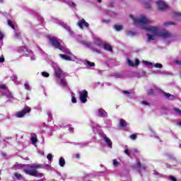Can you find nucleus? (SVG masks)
I'll list each match as a JSON object with an SVG mask.
<instances>
[{
  "instance_id": "1",
  "label": "nucleus",
  "mask_w": 181,
  "mask_h": 181,
  "mask_svg": "<svg viewBox=\"0 0 181 181\" xmlns=\"http://www.w3.org/2000/svg\"><path fill=\"white\" fill-rule=\"evenodd\" d=\"M130 18L133 19L134 23L139 26L141 29H144L147 32H151L153 35H158L159 30L156 27L149 26V25H151V21L146 18V16H142L141 18L136 19L134 18V16L130 15Z\"/></svg>"
},
{
  "instance_id": "2",
  "label": "nucleus",
  "mask_w": 181,
  "mask_h": 181,
  "mask_svg": "<svg viewBox=\"0 0 181 181\" xmlns=\"http://www.w3.org/2000/svg\"><path fill=\"white\" fill-rule=\"evenodd\" d=\"M37 169H42V165H28L27 168L23 170V173H26V175H29L30 176H35V177H37V176H39Z\"/></svg>"
},
{
  "instance_id": "3",
  "label": "nucleus",
  "mask_w": 181,
  "mask_h": 181,
  "mask_svg": "<svg viewBox=\"0 0 181 181\" xmlns=\"http://www.w3.org/2000/svg\"><path fill=\"white\" fill-rule=\"evenodd\" d=\"M49 43L55 47V49H59V50H63V46H62V44L60 42H59V39L55 37H49Z\"/></svg>"
},
{
  "instance_id": "4",
  "label": "nucleus",
  "mask_w": 181,
  "mask_h": 181,
  "mask_svg": "<svg viewBox=\"0 0 181 181\" xmlns=\"http://www.w3.org/2000/svg\"><path fill=\"white\" fill-rule=\"evenodd\" d=\"M30 111H32V108L27 106V107L23 108V110L21 111L17 112L16 114V117H17V118H23V117L26 114H29V112H30Z\"/></svg>"
},
{
  "instance_id": "5",
  "label": "nucleus",
  "mask_w": 181,
  "mask_h": 181,
  "mask_svg": "<svg viewBox=\"0 0 181 181\" xmlns=\"http://www.w3.org/2000/svg\"><path fill=\"white\" fill-rule=\"evenodd\" d=\"M87 97H88V92L87 90H83L80 93V100L83 104L87 103Z\"/></svg>"
},
{
  "instance_id": "6",
  "label": "nucleus",
  "mask_w": 181,
  "mask_h": 181,
  "mask_svg": "<svg viewBox=\"0 0 181 181\" xmlns=\"http://www.w3.org/2000/svg\"><path fill=\"white\" fill-rule=\"evenodd\" d=\"M77 25L81 29H84V28L90 27V24H88V23H87V21H86V19L84 18L81 19L78 22Z\"/></svg>"
},
{
  "instance_id": "7",
  "label": "nucleus",
  "mask_w": 181,
  "mask_h": 181,
  "mask_svg": "<svg viewBox=\"0 0 181 181\" xmlns=\"http://www.w3.org/2000/svg\"><path fill=\"white\" fill-rule=\"evenodd\" d=\"M156 4L159 11H165V9H168V4L162 0L157 1Z\"/></svg>"
},
{
  "instance_id": "8",
  "label": "nucleus",
  "mask_w": 181,
  "mask_h": 181,
  "mask_svg": "<svg viewBox=\"0 0 181 181\" xmlns=\"http://www.w3.org/2000/svg\"><path fill=\"white\" fill-rule=\"evenodd\" d=\"M163 94L166 98H168V100H170V101H174V100H176V96H175V95H172L166 92H163Z\"/></svg>"
},
{
  "instance_id": "9",
  "label": "nucleus",
  "mask_w": 181,
  "mask_h": 181,
  "mask_svg": "<svg viewBox=\"0 0 181 181\" xmlns=\"http://www.w3.org/2000/svg\"><path fill=\"white\" fill-rule=\"evenodd\" d=\"M160 36L164 39H168L169 37H172V33H169V31H165L161 33Z\"/></svg>"
},
{
  "instance_id": "10",
  "label": "nucleus",
  "mask_w": 181,
  "mask_h": 181,
  "mask_svg": "<svg viewBox=\"0 0 181 181\" xmlns=\"http://www.w3.org/2000/svg\"><path fill=\"white\" fill-rule=\"evenodd\" d=\"M62 74H63V70L60 68H57L55 69V76L57 78H60L62 77Z\"/></svg>"
},
{
  "instance_id": "11",
  "label": "nucleus",
  "mask_w": 181,
  "mask_h": 181,
  "mask_svg": "<svg viewBox=\"0 0 181 181\" xmlns=\"http://www.w3.org/2000/svg\"><path fill=\"white\" fill-rule=\"evenodd\" d=\"M134 168L136 169H138L139 168H140V169H142L143 170H145V169H146V166H145V165H142L141 163V161H139V160H137V163L136 164Z\"/></svg>"
},
{
  "instance_id": "12",
  "label": "nucleus",
  "mask_w": 181,
  "mask_h": 181,
  "mask_svg": "<svg viewBox=\"0 0 181 181\" xmlns=\"http://www.w3.org/2000/svg\"><path fill=\"white\" fill-rule=\"evenodd\" d=\"M104 141L105 142H106L109 148H112V141H111V139H110V138L105 136L104 137Z\"/></svg>"
},
{
  "instance_id": "13",
  "label": "nucleus",
  "mask_w": 181,
  "mask_h": 181,
  "mask_svg": "<svg viewBox=\"0 0 181 181\" xmlns=\"http://www.w3.org/2000/svg\"><path fill=\"white\" fill-rule=\"evenodd\" d=\"M128 125V124L127 123V121H125V119H121L119 121V127H121V128H125V127H127Z\"/></svg>"
},
{
  "instance_id": "14",
  "label": "nucleus",
  "mask_w": 181,
  "mask_h": 181,
  "mask_svg": "<svg viewBox=\"0 0 181 181\" xmlns=\"http://www.w3.org/2000/svg\"><path fill=\"white\" fill-rule=\"evenodd\" d=\"M103 47H104L105 50H107V52H112V47H111V45H110V44H105L103 45Z\"/></svg>"
},
{
  "instance_id": "15",
  "label": "nucleus",
  "mask_w": 181,
  "mask_h": 181,
  "mask_svg": "<svg viewBox=\"0 0 181 181\" xmlns=\"http://www.w3.org/2000/svg\"><path fill=\"white\" fill-rule=\"evenodd\" d=\"M81 45L86 46V47H91V42H87V40H82L81 41Z\"/></svg>"
},
{
  "instance_id": "16",
  "label": "nucleus",
  "mask_w": 181,
  "mask_h": 181,
  "mask_svg": "<svg viewBox=\"0 0 181 181\" xmlns=\"http://www.w3.org/2000/svg\"><path fill=\"white\" fill-rule=\"evenodd\" d=\"M105 114H107V112H105V110H104V109H100L98 110L99 117H105Z\"/></svg>"
},
{
  "instance_id": "17",
  "label": "nucleus",
  "mask_w": 181,
  "mask_h": 181,
  "mask_svg": "<svg viewBox=\"0 0 181 181\" xmlns=\"http://www.w3.org/2000/svg\"><path fill=\"white\" fill-rule=\"evenodd\" d=\"M64 165H66V160H64V158L63 157H61L59 158V165L61 168H64Z\"/></svg>"
},
{
  "instance_id": "18",
  "label": "nucleus",
  "mask_w": 181,
  "mask_h": 181,
  "mask_svg": "<svg viewBox=\"0 0 181 181\" xmlns=\"http://www.w3.org/2000/svg\"><path fill=\"white\" fill-rule=\"evenodd\" d=\"M60 57L62 59H63L64 60H68L69 62H70V60H71V57L66 55V54H60Z\"/></svg>"
},
{
  "instance_id": "19",
  "label": "nucleus",
  "mask_w": 181,
  "mask_h": 181,
  "mask_svg": "<svg viewBox=\"0 0 181 181\" xmlns=\"http://www.w3.org/2000/svg\"><path fill=\"white\" fill-rule=\"evenodd\" d=\"M114 28L115 29V30H117V32H119V30H122L123 29V26L122 25H115Z\"/></svg>"
},
{
  "instance_id": "20",
  "label": "nucleus",
  "mask_w": 181,
  "mask_h": 181,
  "mask_svg": "<svg viewBox=\"0 0 181 181\" xmlns=\"http://www.w3.org/2000/svg\"><path fill=\"white\" fill-rule=\"evenodd\" d=\"M163 25H164V26H170L172 25H175V23L172 22V21H167V22L163 23Z\"/></svg>"
},
{
  "instance_id": "21",
  "label": "nucleus",
  "mask_w": 181,
  "mask_h": 181,
  "mask_svg": "<svg viewBox=\"0 0 181 181\" xmlns=\"http://www.w3.org/2000/svg\"><path fill=\"white\" fill-rule=\"evenodd\" d=\"M8 25L15 30V25H13V22H12V21L8 20Z\"/></svg>"
},
{
  "instance_id": "22",
  "label": "nucleus",
  "mask_w": 181,
  "mask_h": 181,
  "mask_svg": "<svg viewBox=\"0 0 181 181\" xmlns=\"http://www.w3.org/2000/svg\"><path fill=\"white\" fill-rule=\"evenodd\" d=\"M61 85L63 87H67V82L64 80V78L61 79Z\"/></svg>"
},
{
  "instance_id": "23",
  "label": "nucleus",
  "mask_w": 181,
  "mask_h": 181,
  "mask_svg": "<svg viewBox=\"0 0 181 181\" xmlns=\"http://www.w3.org/2000/svg\"><path fill=\"white\" fill-rule=\"evenodd\" d=\"M148 40H155V36L150 35L148 33L146 34Z\"/></svg>"
},
{
  "instance_id": "24",
  "label": "nucleus",
  "mask_w": 181,
  "mask_h": 181,
  "mask_svg": "<svg viewBox=\"0 0 181 181\" xmlns=\"http://www.w3.org/2000/svg\"><path fill=\"white\" fill-rule=\"evenodd\" d=\"M0 88L1 90H6V91H9V89L8 88V87H6L5 84L0 85Z\"/></svg>"
},
{
  "instance_id": "25",
  "label": "nucleus",
  "mask_w": 181,
  "mask_h": 181,
  "mask_svg": "<svg viewBox=\"0 0 181 181\" xmlns=\"http://www.w3.org/2000/svg\"><path fill=\"white\" fill-rule=\"evenodd\" d=\"M86 63L89 67H94V66H95V63L91 62L90 61H87Z\"/></svg>"
},
{
  "instance_id": "26",
  "label": "nucleus",
  "mask_w": 181,
  "mask_h": 181,
  "mask_svg": "<svg viewBox=\"0 0 181 181\" xmlns=\"http://www.w3.org/2000/svg\"><path fill=\"white\" fill-rule=\"evenodd\" d=\"M31 142L35 145V144H37V139L35 136L31 137Z\"/></svg>"
},
{
  "instance_id": "27",
  "label": "nucleus",
  "mask_w": 181,
  "mask_h": 181,
  "mask_svg": "<svg viewBox=\"0 0 181 181\" xmlns=\"http://www.w3.org/2000/svg\"><path fill=\"white\" fill-rule=\"evenodd\" d=\"M127 36H131L132 37L135 36V33L132 32V31H127Z\"/></svg>"
},
{
  "instance_id": "28",
  "label": "nucleus",
  "mask_w": 181,
  "mask_h": 181,
  "mask_svg": "<svg viewBox=\"0 0 181 181\" xmlns=\"http://www.w3.org/2000/svg\"><path fill=\"white\" fill-rule=\"evenodd\" d=\"M47 159H48V160H49L50 162H52V160H53V155H52V153H49L47 156Z\"/></svg>"
},
{
  "instance_id": "29",
  "label": "nucleus",
  "mask_w": 181,
  "mask_h": 181,
  "mask_svg": "<svg viewBox=\"0 0 181 181\" xmlns=\"http://www.w3.org/2000/svg\"><path fill=\"white\" fill-rule=\"evenodd\" d=\"M14 176H15V177H16V179H18L19 180H21V179H22V175H21L18 173H16L14 174Z\"/></svg>"
},
{
  "instance_id": "30",
  "label": "nucleus",
  "mask_w": 181,
  "mask_h": 181,
  "mask_svg": "<svg viewBox=\"0 0 181 181\" xmlns=\"http://www.w3.org/2000/svg\"><path fill=\"white\" fill-rule=\"evenodd\" d=\"M154 67L156 69H162V67H163V66L162 65V64L157 63V64H154Z\"/></svg>"
},
{
  "instance_id": "31",
  "label": "nucleus",
  "mask_w": 181,
  "mask_h": 181,
  "mask_svg": "<svg viewBox=\"0 0 181 181\" xmlns=\"http://www.w3.org/2000/svg\"><path fill=\"white\" fill-rule=\"evenodd\" d=\"M144 7H145L146 9H151V4H149V3H148V2L144 3Z\"/></svg>"
},
{
  "instance_id": "32",
  "label": "nucleus",
  "mask_w": 181,
  "mask_h": 181,
  "mask_svg": "<svg viewBox=\"0 0 181 181\" xmlns=\"http://www.w3.org/2000/svg\"><path fill=\"white\" fill-rule=\"evenodd\" d=\"M24 87L25 90H28L29 91V90H30V86H29V84L28 83H25L24 84Z\"/></svg>"
},
{
  "instance_id": "33",
  "label": "nucleus",
  "mask_w": 181,
  "mask_h": 181,
  "mask_svg": "<svg viewBox=\"0 0 181 181\" xmlns=\"http://www.w3.org/2000/svg\"><path fill=\"white\" fill-rule=\"evenodd\" d=\"M96 45H97V46H101V45H103V42H101V40L96 39Z\"/></svg>"
},
{
  "instance_id": "34",
  "label": "nucleus",
  "mask_w": 181,
  "mask_h": 181,
  "mask_svg": "<svg viewBox=\"0 0 181 181\" xmlns=\"http://www.w3.org/2000/svg\"><path fill=\"white\" fill-rule=\"evenodd\" d=\"M11 79H12L13 81H18V76H16V75H13V76H11Z\"/></svg>"
},
{
  "instance_id": "35",
  "label": "nucleus",
  "mask_w": 181,
  "mask_h": 181,
  "mask_svg": "<svg viewBox=\"0 0 181 181\" xmlns=\"http://www.w3.org/2000/svg\"><path fill=\"white\" fill-rule=\"evenodd\" d=\"M128 64L129 66H132V67H134V66H135V64H134V62H132L130 59L128 60Z\"/></svg>"
},
{
  "instance_id": "36",
  "label": "nucleus",
  "mask_w": 181,
  "mask_h": 181,
  "mask_svg": "<svg viewBox=\"0 0 181 181\" xmlns=\"http://www.w3.org/2000/svg\"><path fill=\"white\" fill-rule=\"evenodd\" d=\"M42 76L43 77H49V73L46 72V71H44V72H42Z\"/></svg>"
},
{
  "instance_id": "37",
  "label": "nucleus",
  "mask_w": 181,
  "mask_h": 181,
  "mask_svg": "<svg viewBox=\"0 0 181 181\" xmlns=\"http://www.w3.org/2000/svg\"><path fill=\"white\" fill-rule=\"evenodd\" d=\"M148 95H153V89H149L148 90Z\"/></svg>"
},
{
  "instance_id": "38",
  "label": "nucleus",
  "mask_w": 181,
  "mask_h": 181,
  "mask_svg": "<svg viewBox=\"0 0 181 181\" xmlns=\"http://www.w3.org/2000/svg\"><path fill=\"white\" fill-rule=\"evenodd\" d=\"M5 62V57L4 55H1L0 57V63H4Z\"/></svg>"
},
{
  "instance_id": "39",
  "label": "nucleus",
  "mask_w": 181,
  "mask_h": 181,
  "mask_svg": "<svg viewBox=\"0 0 181 181\" xmlns=\"http://www.w3.org/2000/svg\"><path fill=\"white\" fill-rule=\"evenodd\" d=\"M124 153H126V155H127L128 156H131V152H129V150L128 149H125L124 151Z\"/></svg>"
},
{
  "instance_id": "40",
  "label": "nucleus",
  "mask_w": 181,
  "mask_h": 181,
  "mask_svg": "<svg viewBox=\"0 0 181 181\" xmlns=\"http://www.w3.org/2000/svg\"><path fill=\"white\" fill-rule=\"evenodd\" d=\"M174 110L175 111V112H177V114H179V115H181V110L179 108H175Z\"/></svg>"
},
{
  "instance_id": "41",
  "label": "nucleus",
  "mask_w": 181,
  "mask_h": 181,
  "mask_svg": "<svg viewBox=\"0 0 181 181\" xmlns=\"http://www.w3.org/2000/svg\"><path fill=\"white\" fill-rule=\"evenodd\" d=\"M71 101L74 104H76V103H77V99L76 98V97L73 96L71 98Z\"/></svg>"
},
{
  "instance_id": "42",
  "label": "nucleus",
  "mask_w": 181,
  "mask_h": 181,
  "mask_svg": "<svg viewBox=\"0 0 181 181\" xmlns=\"http://www.w3.org/2000/svg\"><path fill=\"white\" fill-rule=\"evenodd\" d=\"M130 138L133 140V141H135V139H136V134H132L130 136Z\"/></svg>"
},
{
  "instance_id": "43",
  "label": "nucleus",
  "mask_w": 181,
  "mask_h": 181,
  "mask_svg": "<svg viewBox=\"0 0 181 181\" xmlns=\"http://www.w3.org/2000/svg\"><path fill=\"white\" fill-rule=\"evenodd\" d=\"M169 179H170V180H171V181H177V180L176 179V177H173V176H172V175H170V176L169 177Z\"/></svg>"
},
{
  "instance_id": "44",
  "label": "nucleus",
  "mask_w": 181,
  "mask_h": 181,
  "mask_svg": "<svg viewBox=\"0 0 181 181\" xmlns=\"http://www.w3.org/2000/svg\"><path fill=\"white\" fill-rule=\"evenodd\" d=\"M119 163V162H118V160H117V159L113 160L114 166H117V165H118Z\"/></svg>"
},
{
  "instance_id": "45",
  "label": "nucleus",
  "mask_w": 181,
  "mask_h": 181,
  "mask_svg": "<svg viewBox=\"0 0 181 181\" xmlns=\"http://www.w3.org/2000/svg\"><path fill=\"white\" fill-rule=\"evenodd\" d=\"M15 37H16L17 39H18V37L21 36V33H18L16 32L14 35Z\"/></svg>"
},
{
  "instance_id": "46",
  "label": "nucleus",
  "mask_w": 181,
  "mask_h": 181,
  "mask_svg": "<svg viewBox=\"0 0 181 181\" xmlns=\"http://www.w3.org/2000/svg\"><path fill=\"white\" fill-rule=\"evenodd\" d=\"M4 33L0 31V40H4Z\"/></svg>"
},
{
  "instance_id": "47",
  "label": "nucleus",
  "mask_w": 181,
  "mask_h": 181,
  "mask_svg": "<svg viewBox=\"0 0 181 181\" xmlns=\"http://www.w3.org/2000/svg\"><path fill=\"white\" fill-rule=\"evenodd\" d=\"M175 64H178V66H181V60L175 61Z\"/></svg>"
},
{
  "instance_id": "48",
  "label": "nucleus",
  "mask_w": 181,
  "mask_h": 181,
  "mask_svg": "<svg viewBox=\"0 0 181 181\" xmlns=\"http://www.w3.org/2000/svg\"><path fill=\"white\" fill-rule=\"evenodd\" d=\"M142 104H144V105H149V103H148V102H146V101H145V100H144V101L142 102Z\"/></svg>"
},
{
  "instance_id": "49",
  "label": "nucleus",
  "mask_w": 181,
  "mask_h": 181,
  "mask_svg": "<svg viewBox=\"0 0 181 181\" xmlns=\"http://www.w3.org/2000/svg\"><path fill=\"white\" fill-rule=\"evenodd\" d=\"M103 22L104 23H110V22H111V21H110V20H103Z\"/></svg>"
},
{
  "instance_id": "50",
  "label": "nucleus",
  "mask_w": 181,
  "mask_h": 181,
  "mask_svg": "<svg viewBox=\"0 0 181 181\" xmlns=\"http://www.w3.org/2000/svg\"><path fill=\"white\" fill-rule=\"evenodd\" d=\"M140 62H139V59H136L135 61V65L136 66H138V64H139Z\"/></svg>"
},
{
  "instance_id": "51",
  "label": "nucleus",
  "mask_w": 181,
  "mask_h": 181,
  "mask_svg": "<svg viewBox=\"0 0 181 181\" xmlns=\"http://www.w3.org/2000/svg\"><path fill=\"white\" fill-rule=\"evenodd\" d=\"M75 158H76V159H80V153H76Z\"/></svg>"
},
{
  "instance_id": "52",
  "label": "nucleus",
  "mask_w": 181,
  "mask_h": 181,
  "mask_svg": "<svg viewBox=\"0 0 181 181\" xmlns=\"http://www.w3.org/2000/svg\"><path fill=\"white\" fill-rule=\"evenodd\" d=\"M123 93L124 94H130V93L129 91H127V90H124Z\"/></svg>"
},
{
  "instance_id": "53",
  "label": "nucleus",
  "mask_w": 181,
  "mask_h": 181,
  "mask_svg": "<svg viewBox=\"0 0 181 181\" xmlns=\"http://www.w3.org/2000/svg\"><path fill=\"white\" fill-rule=\"evenodd\" d=\"M2 156H6V153H2Z\"/></svg>"
},
{
  "instance_id": "54",
  "label": "nucleus",
  "mask_w": 181,
  "mask_h": 181,
  "mask_svg": "<svg viewBox=\"0 0 181 181\" xmlns=\"http://www.w3.org/2000/svg\"><path fill=\"white\" fill-rule=\"evenodd\" d=\"M102 1H103V0H98V2L99 4H101Z\"/></svg>"
},
{
  "instance_id": "55",
  "label": "nucleus",
  "mask_w": 181,
  "mask_h": 181,
  "mask_svg": "<svg viewBox=\"0 0 181 181\" xmlns=\"http://www.w3.org/2000/svg\"><path fill=\"white\" fill-rule=\"evenodd\" d=\"M9 97H12V94L11 93H9Z\"/></svg>"
},
{
  "instance_id": "56",
  "label": "nucleus",
  "mask_w": 181,
  "mask_h": 181,
  "mask_svg": "<svg viewBox=\"0 0 181 181\" xmlns=\"http://www.w3.org/2000/svg\"><path fill=\"white\" fill-rule=\"evenodd\" d=\"M95 52H97L98 53H100V51L98 49H96Z\"/></svg>"
},
{
  "instance_id": "57",
  "label": "nucleus",
  "mask_w": 181,
  "mask_h": 181,
  "mask_svg": "<svg viewBox=\"0 0 181 181\" xmlns=\"http://www.w3.org/2000/svg\"><path fill=\"white\" fill-rule=\"evenodd\" d=\"M178 125H180V126L181 127V122H180L178 123Z\"/></svg>"
},
{
  "instance_id": "58",
  "label": "nucleus",
  "mask_w": 181,
  "mask_h": 181,
  "mask_svg": "<svg viewBox=\"0 0 181 181\" xmlns=\"http://www.w3.org/2000/svg\"><path fill=\"white\" fill-rule=\"evenodd\" d=\"M117 77H121V76H119V75H117Z\"/></svg>"
},
{
  "instance_id": "59",
  "label": "nucleus",
  "mask_w": 181,
  "mask_h": 181,
  "mask_svg": "<svg viewBox=\"0 0 181 181\" xmlns=\"http://www.w3.org/2000/svg\"><path fill=\"white\" fill-rule=\"evenodd\" d=\"M0 2H1V3H2V2H4V1H3V0H0Z\"/></svg>"
},
{
  "instance_id": "60",
  "label": "nucleus",
  "mask_w": 181,
  "mask_h": 181,
  "mask_svg": "<svg viewBox=\"0 0 181 181\" xmlns=\"http://www.w3.org/2000/svg\"><path fill=\"white\" fill-rule=\"evenodd\" d=\"M42 174H40V176H42Z\"/></svg>"
},
{
  "instance_id": "61",
  "label": "nucleus",
  "mask_w": 181,
  "mask_h": 181,
  "mask_svg": "<svg viewBox=\"0 0 181 181\" xmlns=\"http://www.w3.org/2000/svg\"><path fill=\"white\" fill-rule=\"evenodd\" d=\"M0 180H1V177H0Z\"/></svg>"
}]
</instances>
